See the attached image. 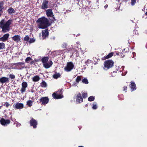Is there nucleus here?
I'll return each mask as SVG.
<instances>
[{"label":"nucleus","instance_id":"nucleus-1","mask_svg":"<svg viewBox=\"0 0 147 147\" xmlns=\"http://www.w3.org/2000/svg\"><path fill=\"white\" fill-rule=\"evenodd\" d=\"M12 22V20L10 19L7 22L4 19L1 21L0 22V27L2 29V31L3 32L5 33L9 31L10 25Z\"/></svg>","mask_w":147,"mask_h":147},{"label":"nucleus","instance_id":"nucleus-2","mask_svg":"<svg viewBox=\"0 0 147 147\" xmlns=\"http://www.w3.org/2000/svg\"><path fill=\"white\" fill-rule=\"evenodd\" d=\"M38 27L39 28L45 29L50 25L48 20L45 17L38 19L37 21Z\"/></svg>","mask_w":147,"mask_h":147},{"label":"nucleus","instance_id":"nucleus-3","mask_svg":"<svg viewBox=\"0 0 147 147\" xmlns=\"http://www.w3.org/2000/svg\"><path fill=\"white\" fill-rule=\"evenodd\" d=\"M49 58L47 57H43L41 59L43 66L46 68H49L53 64V62L51 60L48 61Z\"/></svg>","mask_w":147,"mask_h":147},{"label":"nucleus","instance_id":"nucleus-4","mask_svg":"<svg viewBox=\"0 0 147 147\" xmlns=\"http://www.w3.org/2000/svg\"><path fill=\"white\" fill-rule=\"evenodd\" d=\"M113 61L111 60L105 61L104 63V68L105 70H107L112 67L113 65Z\"/></svg>","mask_w":147,"mask_h":147},{"label":"nucleus","instance_id":"nucleus-5","mask_svg":"<svg viewBox=\"0 0 147 147\" xmlns=\"http://www.w3.org/2000/svg\"><path fill=\"white\" fill-rule=\"evenodd\" d=\"M74 67V65L71 62L67 63V65L64 68V70L67 72L71 71Z\"/></svg>","mask_w":147,"mask_h":147},{"label":"nucleus","instance_id":"nucleus-6","mask_svg":"<svg viewBox=\"0 0 147 147\" xmlns=\"http://www.w3.org/2000/svg\"><path fill=\"white\" fill-rule=\"evenodd\" d=\"M24 63L23 62H20L15 63L12 64V66L15 65V67H13L12 68L14 69H20L24 67V66L22 67V66L24 65Z\"/></svg>","mask_w":147,"mask_h":147},{"label":"nucleus","instance_id":"nucleus-7","mask_svg":"<svg viewBox=\"0 0 147 147\" xmlns=\"http://www.w3.org/2000/svg\"><path fill=\"white\" fill-rule=\"evenodd\" d=\"M28 86V84L25 82H23L22 83V88L21 90V92L22 93L24 92L26 90V88Z\"/></svg>","mask_w":147,"mask_h":147},{"label":"nucleus","instance_id":"nucleus-8","mask_svg":"<svg viewBox=\"0 0 147 147\" xmlns=\"http://www.w3.org/2000/svg\"><path fill=\"white\" fill-rule=\"evenodd\" d=\"M9 36V34H5L2 37L0 38V41L5 42L7 40Z\"/></svg>","mask_w":147,"mask_h":147},{"label":"nucleus","instance_id":"nucleus-9","mask_svg":"<svg viewBox=\"0 0 147 147\" xmlns=\"http://www.w3.org/2000/svg\"><path fill=\"white\" fill-rule=\"evenodd\" d=\"M1 124L3 125H7L10 123V121L9 120H5L4 119H2L0 120Z\"/></svg>","mask_w":147,"mask_h":147},{"label":"nucleus","instance_id":"nucleus-10","mask_svg":"<svg viewBox=\"0 0 147 147\" xmlns=\"http://www.w3.org/2000/svg\"><path fill=\"white\" fill-rule=\"evenodd\" d=\"M40 101L42 104L45 105L48 103L49 99L47 97H42L40 99Z\"/></svg>","mask_w":147,"mask_h":147},{"label":"nucleus","instance_id":"nucleus-11","mask_svg":"<svg viewBox=\"0 0 147 147\" xmlns=\"http://www.w3.org/2000/svg\"><path fill=\"white\" fill-rule=\"evenodd\" d=\"M14 107L16 109H22L23 108V104L21 103H17L16 104H14Z\"/></svg>","mask_w":147,"mask_h":147},{"label":"nucleus","instance_id":"nucleus-12","mask_svg":"<svg viewBox=\"0 0 147 147\" xmlns=\"http://www.w3.org/2000/svg\"><path fill=\"white\" fill-rule=\"evenodd\" d=\"M30 124L31 126H33L34 128H35L36 127L37 123L36 120L32 119L30 121Z\"/></svg>","mask_w":147,"mask_h":147},{"label":"nucleus","instance_id":"nucleus-13","mask_svg":"<svg viewBox=\"0 0 147 147\" xmlns=\"http://www.w3.org/2000/svg\"><path fill=\"white\" fill-rule=\"evenodd\" d=\"M48 2L47 1L45 0L42 4L41 8L42 9H45L48 7Z\"/></svg>","mask_w":147,"mask_h":147},{"label":"nucleus","instance_id":"nucleus-14","mask_svg":"<svg viewBox=\"0 0 147 147\" xmlns=\"http://www.w3.org/2000/svg\"><path fill=\"white\" fill-rule=\"evenodd\" d=\"M83 99L82 97L81 94L79 93L76 96V101L79 103L82 102Z\"/></svg>","mask_w":147,"mask_h":147},{"label":"nucleus","instance_id":"nucleus-15","mask_svg":"<svg viewBox=\"0 0 147 147\" xmlns=\"http://www.w3.org/2000/svg\"><path fill=\"white\" fill-rule=\"evenodd\" d=\"M9 79L5 77H3L0 78V82L2 83L8 82Z\"/></svg>","mask_w":147,"mask_h":147},{"label":"nucleus","instance_id":"nucleus-16","mask_svg":"<svg viewBox=\"0 0 147 147\" xmlns=\"http://www.w3.org/2000/svg\"><path fill=\"white\" fill-rule=\"evenodd\" d=\"M53 98L57 99H60L63 97V96L61 94L59 95L58 94H56L55 93H54L52 95Z\"/></svg>","mask_w":147,"mask_h":147},{"label":"nucleus","instance_id":"nucleus-17","mask_svg":"<svg viewBox=\"0 0 147 147\" xmlns=\"http://www.w3.org/2000/svg\"><path fill=\"white\" fill-rule=\"evenodd\" d=\"M42 37L43 39L45 38V37L47 36L48 35V30L46 29L42 31Z\"/></svg>","mask_w":147,"mask_h":147},{"label":"nucleus","instance_id":"nucleus-18","mask_svg":"<svg viewBox=\"0 0 147 147\" xmlns=\"http://www.w3.org/2000/svg\"><path fill=\"white\" fill-rule=\"evenodd\" d=\"M12 39L14 41L17 42L20 41V36L18 35H15L12 37Z\"/></svg>","mask_w":147,"mask_h":147},{"label":"nucleus","instance_id":"nucleus-19","mask_svg":"<svg viewBox=\"0 0 147 147\" xmlns=\"http://www.w3.org/2000/svg\"><path fill=\"white\" fill-rule=\"evenodd\" d=\"M46 14L48 16L52 17L53 16V13L51 9H48L46 11Z\"/></svg>","mask_w":147,"mask_h":147},{"label":"nucleus","instance_id":"nucleus-20","mask_svg":"<svg viewBox=\"0 0 147 147\" xmlns=\"http://www.w3.org/2000/svg\"><path fill=\"white\" fill-rule=\"evenodd\" d=\"M131 90V91H133L136 89V85L134 82H131L130 86Z\"/></svg>","mask_w":147,"mask_h":147},{"label":"nucleus","instance_id":"nucleus-21","mask_svg":"<svg viewBox=\"0 0 147 147\" xmlns=\"http://www.w3.org/2000/svg\"><path fill=\"white\" fill-rule=\"evenodd\" d=\"M40 79L39 77L38 76H35L32 78V80L34 82H36L38 81Z\"/></svg>","mask_w":147,"mask_h":147},{"label":"nucleus","instance_id":"nucleus-22","mask_svg":"<svg viewBox=\"0 0 147 147\" xmlns=\"http://www.w3.org/2000/svg\"><path fill=\"white\" fill-rule=\"evenodd\" d=\"M7 12L11 14L13 13H15V10L13 9L12 8L10 7L7 10Z\"/></svg>","mask_w":147,"mask_h":147},{"label":"nucleus","instance_id":"nucleus-23","mask_svg":"<svg viewBox=\"0 0 147 147\" xmlns=\"http://www.w3.org/2000/svg\"><path fill=\"white\" fill-rule=\"evenodd\" d=\"M33 102V101L29 100L27 101L26 105H27L28 106L30 107L32 105Z\"/></svg>","mask_w":147,"mask_h":147},{"label":"nucleus","instance_id":"nucleus-24","mask_svg":"<svg viewBox=\"0 0 147 147\" xmlns=\"http://www.w3.org/2000/svg\"><path fill=\"white\" fill-rule=\"evenodd\" d=\"M60 76L61 75L59 74L56 73L53 75V77L54 78L57 79V78H60Z\"/></svg>","mask_w":147,"mask_h":147},{"label":"nucleus","instance_id":"nucleus-25","mask_svg":"<svg viewBox=\"0 0 147 147\" xmlns=\"http://www.w3.org/2000/svg\"><path fill=\"white\" fill-rule=\"evenodd\" d=\"M5 48V44L3 42L0 43V49H3Z\"/></svg>","mask_w":147,"mask_h":147},{"label":"nucleus","instance_id":"nucleus-26","mask_svg":"<svg viewBox=\"0 0 147 147\" xmlns=\"http://www.w3.org/2000/svg\"><path fill=\"white\" fill-rule=\"evenodd\" d=\"M41 86L42 87H45L47 86V84L44 81H42L41 83Z\"/></svg>","mask_w":147,"mask_h":147},{"label":"nucleus","instance_id":"nucleus-27","mask_svg":"<svg viewBox=\"0 0 147 147\" xmlns=\"http://www.w3.org/2000/svg\"><path fill=\"white\" fill-rule=\"evenodd\" d=\"M113 53H109L107 56H106V59H107L113 56Z\"/></svg>","mask_w":147,"mask_h":147},{"label":"nucleus","instance_id":"nucleus-28","mask_svg":"<svg viewBox=\"0 0 147 147\" xmlns=\"http://www.w3.org/2000/svg\"><path fill=\"white\" fill-rule=\"evenodd\" d=\"M94 97L92 96L89 97L88 99V100L90 101H93L94 100Z\"/></svg>","mask_w":147,"mask_h":147},{"label":"nucleus","instance_id":"nucleus-29","mask_svg":"<svg viewBox=\"0 0 147 147\" xmlns=\"http://www.w3.org/2000/svg\"><path fill=\"white\" fill-rule=\"evenodd\" d=\"M3 2H0V11H2L1 10L3 8Z\"/></svg>","mask_w":147,"mask_h":147},{"label":"nucleus","instance_id":"nucleus-30","mask_svg":"<svg viewBox=\"0 0 147 147\" xmlns=\"http://www.w3.org/2000/svg\"><path fill=\"white\" fill-rule=\"evenodd\" d=\"M82 82L83 83L85 84H87L88 83V80L86 78H84L82 80Z\"/></svg>","mask_w":147,"mask_h":147},{"label":"nucleus","instance_id":"nucleus-31","mask_svg":"<svg viewBox=\"0 0 147 147\" xmlns=\"http://www.w3.org/2000/svg\"><path fill=\"white\" fill-rule=\"evenodd\" d=\"M29 36L28 35L26 36L25 37H24V40L25 41H27L29 40Z\"/></svg>","mask_w":147,"mask_h":147},{"label":"nucleus","instance_id":"nucleus-32","mask_svg":"<svg viewBox=\"0 0 147 147\" xmlns=\"http://www.w3.org/2000/svg\"><path fill=\"white\" fill-rule=\"evenodd\" d=\"M81 77L80 76H78L76 79V81L77 82H79L81 80Z\"/></svg>","mask_w":147,"mask_h":147},{"label":"nucleus","instance_id":"nucleus-33","mask_svg":"<svg viewBox=\"0 0 147 147\" xmlns=\"http://www.w3.org/2000/svg\"><path fill=\"white\" fill-rule=\"evenodd\" d=\"M35 41V39L34 38L30 39L29 41V42L30 43H32L34 42Z\"/></svg>","mask_w":147,"mask_h":147},{"label":"nucleus","instance_id":"nucleus-34","mask_svg":"<svg viewBox=\"0 0 147 147\" xmlns=\"http://www.w3.org/2000/svg\"><path fill=\"white\" fill-rule=\"evenodd\" d=\"M82 96L84 98H86L87 96V94L86 92H84L82 94Z\"/></svg>","mask_w":147,"mask_h":147},{"label":"nucleus","instance_id":"nucleus-35","mask_svg":"<svg viewBox=\"0 0 147 147\" xmlns=\"http://www.w3.org/2000/svg\"><path fill=\"white\" fill-rule=\"evenodd\" d=\"M9 77L11 79H14L15 78V76L12 74H10V75H9Z\"/></svg>","mask_w":147,"mask_h":147},{"label":"nucleus","instance_id":"nucleus-36","mask_svg":"<svg viewBox=\"0 0 147 147\" xmlns=\"http://www.w3.org/2000/svg\"><path fill=\"white\" fill-rule=\"evenodd\" d=\"M31 59L30 57H28L26 59V61L27 63H28V61H30Z\"/></svg>","mask_w":147,"mask_h":147},{"label":"nucleus","instance_id":"nucleus-37","mask_svg":"<svg viewBox=\"0 0 147 147\" xmlns=\"http://www.w3.org/2000/svg\"><path fill=\"white\" fill-rule=\"evenodd\" d=\"M92 107L93 109H95L97 108V105L96 104H93Z\"/></svg>","mask_w":147,"mask_h":147},{"label":"nucleus","instance_id":"nucleus-38","mask_svg":"<svg viewBox=\"0 0 147 147\" xmlns=\"http://www.w3.org/2000/svg\"><path fill=\"white\" fill-rule=\"evenodd\" d=\"M136 0H131V4L134 5L135 3Z\"/></svg>","mask_w":147,"mask_h":147},{"label":"nucleus","instance_id":"nucleus-39","mask_svg":"<svg viewBox=\"0 0 147 147\" xmlns=\"http://www.w3.org/2000/svg\"><path fill=\"white\" fill-rule=\"evenodd\" d=\"M5 105L6 107H8L9 105V104L7 102H6L5 103Z\"/></svg>","mask_w":147,"mask_h":147},{"label":"nucleus","instance_id":"nucleus-40","mask_svg":"<svg viewBox=\"0 0 147 147\" xmlns=\"http://www.w3.org/2000/svg\"><path fill=\"white\" fill-rule=\"evenodd\" d=\"M119 55L120 56V57H124V55L123 54V53H120Z\"/></svg>","mask_w":147,"mask_h":147},{"label":"nucleus","instance_id":"nucleus-41","mask_svg":"<svg viewBox=\"0 0 147 147\" xmlns=\"http://www.w3.org/2000/svg\"><path fill=\"white\" fill-rule=\"evenodd\" d=\"M66 45H67L65 43L62 45V47L63 48H65Z\"/></svg>","mask_w":147,"mask_h":147},{"label":"nucleus","instance_id":"nucleus-42","mask_svg":"<svg viewBox=\"0 0 147 147\" xmlns=\"http://www.w3.org/2000/svg\"><path fill=\"white\" fill-rule=\"evenodd\" d=\"M124 90H123V91H125L127 90V87L126 86H124L123 87Z\"/></svg>","mask_w":147,"mask_h":147},{"label":"nucleus","instance_id":"nucleus-43","mask_svg":"<svg viewBox=\"0 0 147 147\" xmlns=\"http://www.w3.org/2000/svg\"><path fill=\"white\" fill-rule=\"evenodd\" d=\"M108 7V5H106L104 7L105 8H106Z\"/></svg>","mask_w":147,"mask_h":147},{"label":"nucleus","instance_id":"nucleus-44","mask_svg":"<svg viewBox=\"0 0 147 147\" xmlns=\"http://www.w3.org/2000/svg\"><path fill=\"white\" fill-rule=\"evenodd\" d=\"M20 123H18V124L17 125V127H19L20 126Z\"/></svg>","mask_w":147,"mask_h":147},{"label":"nucleus","instance_id":"nucleus-45","mask_svg":"<svg viewBox=\"0 0 147 147\" xmlns=\"http://www.w3.org/2000/svg\"><path fill=\"white\" fill-rule=\"evenodd\" d=\"M124 67L123 66H122L121 68V69L122 70H123V69H124Z\"/></svg>","mask_w":147,"mask_h":147},{"label":"nucleus","instance_id":"nucleus-46","mask_svg":"<svg viewBox=\"0 0 147 147\" xmlns=\"http://www.w3.org/2000/svg\"><path fill=\"white\" fill-rule=\"evenodd\" d=\"M2 13L1 11H0V16H1Z\"/></svg>","mask_w":147,"mask_h":147},{"label":"nucleus","instance_id":"nucleus-47","mask_svg":"<svg viewBox=\"0 0 147 147\" xmlns=\"http://www.w3.org/2000/svg\"><path fill=\"white\" fill-rule=\"evenodd\" d=\"M119 53H116V55H119Z\"/></svg>","mask_w":147,"mask_h":147}]
</instances>
